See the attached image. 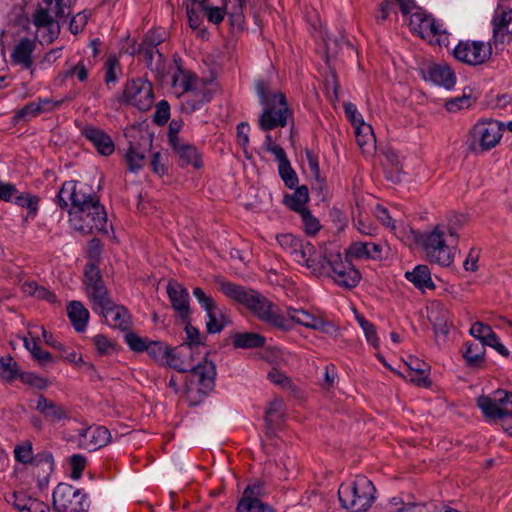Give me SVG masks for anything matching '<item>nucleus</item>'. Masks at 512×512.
<instances>
[{
	"label": "nucleus",
	"mask_w": 512,
	"mask_h": 512,
	"mask_svg": "<svg viewBox=\"0 0 512 512\" xmlns=\"http://www.w3.org/2000/svg\"><path fill=\"white\" fill-rule=\"evenodd\" d=\"M170 116V106L166 100H161L156 105V111L154 114V120L157 124H165Z\"/></svg>",
	"instance_id": "69168bd1"
},
{
	"label": "nucleus",
	"mask_w": 512,
	"mask_h": 512,
	"mask_svg": "<svg viewBox=\"0 0 512 512\" xmlns=\"http://www.w3.org/2000/svg\"><path fill=\"white\" fill-rule=\"evenodd\" d=\"M29 407L38 411L48 422L53 424L68 418V411L64 406L58 405L43 395H38L36 399H30Z\"/></svg>",
	"instance_id": "aec40b11"
},
{
	"label": "nucleus",
	"mask_w": 512,
	"mask_h": 512,
	"mask_svg": "<svg viewBox=\"0 0 512 512\" xmlns=\"http://www.w3.org/2000/svg\"><path fill=\"white\" fill-rule=\"evenodd\" d=\"M14 457L20 463H34L43 464L48 471L53 470L54 461L53 456L50 453H42L37 455L35 458L32 457V446L31 444L20 445L14 449Z\"/></svg>",
	"instance_id": "bb28decb"
},
{
	"label": "nucleus",
	"mask_w": 512,
	"mask_h": 512,
	"mask_svg": "<svg viewBox=\"0 0 512 512\" xmlns=\"http://www.w3.org/2000/svg\"><path fill=\"white\" fill-rule=\"evenodd\" d=\"M396 8H399L403 17H407L411 9L414 8L413 0H383L378 12L375 15L376 21L382 23L390 19L392 15L397 16Z\"/></svg>",
	"instance_id": "a878e982"
},
{
	"label": "nucleus",
	"mask_w": 512,
	"mask_h": 512,
	"mask_svg": "<svg viewBox=\"0 0 512 512\" xmlns=\"http://www.w3.org/2000/svg\"><path fill=\"white\" fill-rule=\"evenodd\" d=\"M128 169L131 172H138L145 164V155L136 147L130 146L125 154Z\"/></svg>",
	"instance_id": "49530a36"
},
{
	"label": "nucleus",
	"mask_w": 512,
	"mask_h": 512,
	"mask_svg": "<svg viewBox=\"0 0 512 512\" xmlns=\"http://www.w3.org/2000/svg\"><path fill=\"white\" fill-rule=\"evenodd\" d=\"M477 406L484 416L490 420L500 419L502 422L512 415V392L496 391L495 397L480 396Z\"/></svg>",
	"instance_id": "2eb2a0df"
},
{
	"label": "nucleus",
	"mask_w": 512,
	"mask_h": 512,
	"mask_svg": "<svg viewBox=\"0 0 512 512\" xmlns=\"http://www.w3.org/2000/svg\"><path fill=\"white\" fill-rule=\"evenodd\" d=\"M265 341V337L258 333L245 332L234 335L232 343L236 348L251 349L263 347Z\"/></svg>",
	"instance_id": "4c0bfd02"
},
{
	"label": "nucleus",
	"mask_w": 512,
	"mask_h": 512,
	"mask_svg": "<svg viewBox=\"0 0 512 512\" xmlns=\"http://www.w3.org/2000/svg\"><path fill=\"white\" fill-rule=\"evenodd\" d=\"M200 351L193 349L189 345H179L170 349L168 357V366L182 373H190V381L199 385V390L203 393L211 391L215 384L216 367L214 363L204 360L194 365L196 356Z\"/></svg>",
	"instance_id": "7ed1b4c3"
},
{
	"label": "nucleus",
	"mask_w": 512,
	"mask_h": 512,
	"mask_svg": "<svg viewBox=\"0 0 512 512\" xmlns=\"http://www.w3.org/2000/svg\"><path fill=\"white\" fill-rule=\"evenodd\" d=\"M502 124L495 120L481 121L470 132L471 148L488 151L494 148L502 138Z\"/></svg>",
	"instance_id": "9b49d317"
},
{
	"label": "nucleus",
	"mask_w": 512,
	"mask_h": 512,
	"mask_svg": "<svg viewBox=\"0 0 512 512\" xmlns=\"http://www.w3.org/2000/svg\"><path fill=\"white\" fill-rule=\"evenodd\" d=\"M429 319L434 325L435 332L447 335L449 332L448 311L440 304L432 306Z\"/></svg>",
	"instance_id": "58836bf2"
},
{
	"label": "nucleus",
	"mask_w": 512,
	"mask_h": 512,
	"mask_svg": "<svg viewBox=\"0 0 512 512\" xmlns=\"http://www.w3.org/2000/svg\"><path fill=\"white\" fill-rule=\"evenodd\" d=\"M283 402L281 399L272 400L265 411V423L269 430L277 426L283 418Z\"/></svg>",
	"instance_id": "a19ab883"
},
{
	"label": "nucleus",
	"mask_w": 512,
	"mask_h": 512,
	"mask_svg": "<svg viewBox=\"0 0 512 512\" xmlns=\"http://www.w3.org/2000/svg\"><path fill=\"white\" fill-rule=\"evenodd\" d=\"M185 333H186V342L182 345H189L193 349L200 350L201 347L204 346V336H202L199 333V330L192 326L191 324L187 323L185 326Z\"/></svg>",
	"instance_id": "603ef678"
},
{
	"label": "nucleus",
	"mask_w": 512,
	"mask_h": 512,
	"mask_svg": "<svg viewBox=\"0 0 512 512\" xmlns=\"http://www.w3.org/2000/svg\"><path fill=\"white\" fill-rule=\"evenodd\" d=\"M81 134L92 143L99 154L109 156L114 152V143L104 130L92 125H85L81 129Z\"/></svg>",
	"instance_id": "5701e85b"
},
{
	"label": "nucleus",
	"mask_w": 512,
	"mask_h": 512,
	"mask_svg": "<svg viewBox=\"0 0 512 512\" xmlns=\"http://www.w3.org/2000/svg\"><path fill=\"white\" fill-rule=\"evenodd\" d=\"M256 92L263 106V111L258 120L259 128L269 132L276 128L285 127L292 113L288 108L284 94L270 92L267 83L264 81L256 83Z\"/></svg>",
	"instance_id": "20e7f679"
},
{
	"label": "nucleus",
	"mask_w": 512,
	"mask_h": 512,
	"mask_svg": "<svg viewBox=\"0 0 512 512\" xmlns=\"http://www.w3.org/2000/svg\"><path fill=\"white\" fill-rule=\"evenodd\" d=\"M453 53L455 58L463 63L479 65L490 57L491 46L482 41H460Z\"/></svg>",
	"instance_id": "dca6fc26"
},
{
	"label": "nucleus",
	"mask_w": 512,
	"mask_h": 512,
	"mask_svg": "<svg viewBox=\"0 0 512 512\" xmlns=\"http://www.w3.org/2000/svg\"><path fill=\"white\" fill-rule=\"evenodd\" d=\"M278 161V171L281 179L285 185L289 188H293L298 183V177L296 172L291 167L290 161L288 160L286 153L275 157Z\"/></svg>",
	"instance_id": "ea45409f"
},
{
	"label": "nucleus",
	"mask_w": 512,
	"mask_h": 512,
	"mask_svg": "<svg viewBox=\"0 0 512 512\" xmlns=\"http://www.w3.org/2000/svg\"><path fill=\"white\" fill-rule=\"evenodd\" d=\"M423 77L425 80H429L446 89L452 88L456 81L451 68L444 64L429 65L426 70L423 71Z\"/></svg>",
	"instance_id": "393cba45"
},
{
	"label": "nucleus",
	"mask_w": 512,
	"mask_h": 512,
	"mask_svg": "<svg viewBox=\"0 0 512 512\" xmlns=\"http://www.w3.org/2000/svg\"><path fill=\"white\" fill-rule=\"evenodd\" d=\"M218 289L228 298L246 305L253 290H247L243 286L226 281L224 279H217Z\"/></svg>",
	"instance_id": "c756f323"
},
{
	"label": "nucleus",
	"mask_w": 512,
	"mask_h": 512,
	"mask_svg": "<svg viewBox=\"0 0 512 512\" xmlns=\"http://www.w3.org/2000/svg\"><path fill=\"white\" fill-rule=\"evenodd\" d=\"M79 446L88 451H95L106 446L111 440L110 431L104 426H90L79 430Z\"/></svg>",
	"instance_id": "6ab92c4d"
},
{
	"label": "nucleus",
	"mask_w": 512,
	"mask_h": 512,
	"mask_svg": "<svg viewBox=\"0 0 512 512\" xmlns=\"http://www.w3.org/2000/svg\"><path fill=\"white\" fill-rule=\"evenodd\" d=\"M376 488L366 476L342 483L338 489L341 506L350 512H366L376 499Z\"/></svg>",
	"instance_id": "39448f33"
},
{
	"label": "nucleus",
	"mask_w": 512,
	"mask_h": 512,
	"mask_svg": "<svg viewBox=\"0 0 512 512\" xmlns=\"http://www.w3.org/2000/svg\"><path fill=\"white\" fill-rule=\"evenodd\" d=\"M167 293L172 307L183 320H187L190 315L189 293L187 289L176 281H170L167 285Z\"/></svg>",
	"instance_id": "b1692460"
},
{
	"label": "nucleus",
	"mask_w": 512,
	"mask_h": 512,
	"mask_svg": "<svg viewBox=\"0 0 512 512\" xmlns=\"http://www.w3.org/2000/svg\"><path fill=\"white\" fill-rule=\"evenodd\" d=\"M145 351L155 361L161 363L165 362L166 364H168L170 349L164 343L159 341H149Z\"/></svg>",
	"instance_id": "37998d69"
},
{
	"label": "nucleus",
	"mask_w": 512,
	"mask_h": 512,
	"mask_svg": "<svg viewBox=\"0 0 512 512\" xmlns=\"http://www.w3.org/2000/svg\"><path fill=\"white\" fill-rule=\"evenodd\" d=\"M193 296L196 298V300L199 302L202 308L206 311V313L217 308L213 298L210 295L206 294L202 288L195 287L193 289Z\"/></svg>",
	"instance_id": "bf43d9fd"
},
{
	"label": "nucleus",
	"mask_w": 512,
	"mask_h": 512,
	"mask_svg": "<svg viewBox=\"0 0 512 512\" xmlns=\"http://www.w3.org/2000/svg\"><path fill=\"white\" fill-rule=\"evenodd\" d=\"M125 340L127 345L136 352H143L145 351L146 347L148 346L149 341L145 338H141L138 335L134 333H128L125 336Z\"/></svg>",
	"instance_id": "774afa93"
},
{
	"label": "nucleus",
	"mask_w": 512,
	"mask_h": 512,
	"mask_svg": "<svg viewBox=\"0 0 512 512\" xmlns=\"http://www.w3.org/2000/svg\"><path fill=\"white\" fill-rule=\"evenodd\" d=\"M36 47V39L28 37L21 38L12 49V64L20 66L22 69H31L34 61L33 54Z\"/></svg>",
	"instance_id": "412c9836"
},
{
	"label": "nucleus",
	"mask_w": 512,
	"mask_h": 512,
	"mask_svg": "<svg viewBox=\"0 0 512 512\" xmlns=\"http://www.w3.org/2000/svg\"><path fill=\"white\" fill-rule=\"evenodd\" d=\"M309 200L308 189L305 186L298 187L290 198L288 205L289 207L298 212L299 214L303 211H307L306 203Z\"/></svg>",
	"instance_id": "c03bdc74"
},
{
	"label": "nucleus",
	"mask_w": 512,
	"mask_h": 512,
	"mask_svg": "<svg viewBox=\"0 0 512 512\" xmlns=\"http://www.w3.org/2000/svg\"><path fill=\"white\" fill-rule=\"evenodd\" d=\"M405 278L421 291L435 289L431 271L427 265L419 264L411 271H406Z\"/></svg>",
	"instance_id": "cd10ccee"
},
{
	"label": "nucleus",
	"mask_w": 512,
	"mask_h": 512,
	"mask_svg": "<svg viewBox=\"0 0 512 512\" xmlns=\"http://www.w3.org/2000/svg\"><path fill=\"white\" fill-rule=\"evenodd\" d=\"M138 52L142 56L146 66L155 74L156 77L160 78L164 76L166 62L162 53H160L158 49L139 47Z\"/></svg>",
	"instance_id": "c85d7f7f"
},
{
	"label": "nucleus",
	"mask_w": 512,
	"mask_h": 512,
	"mask_svg": "<svg viewBox=\"0 0 512 512\" xmlns=\"http://www.w3.org/2000/svg\"><path fill=\"white\" fill-rule=\"evenodd\" d=\"M466 222V217L462 214H453L448 218L447 223H443L445 225L446 233L454 238V241L458 243L459 236L458 231L464 226Z\"/></svg>",
	"instance_id": "09e8293b"
},
{
	"label": "nucleus",
	"mask_w": 512,
	"mask_h": 512,
	"mask_svg": "<svg viewBox=\"0 0 512 512\" xmlns=\"http://www.w3.org/2000/svg\"><path fill=\"white\" fill-rule=\"evenodd\" d=\"M287 315L291 321L312 330L330 333L333 329L331 322L325 318L322 312L317 310L288 307Z\"/></svg>",
	"instance_id": "f3484780"
},
{
	"label": "nucleus",
	"mask_w": 512,
	"mask_h": 512,
	"mask_svg": "<svg viewBox=\"0 0 512 512\" xmlns=\"http://www.w3.org/2000/svg\"><path fill=\"white\" fill-rule=\"evenodd\" d=\"M485 352L483 343L466 342L462 355L469 367L481 368L485 361Z\"/></svg>",
	"instance_id": "2f4dec72"
},
{
	"label": "nucleus",
	"mask_w": 512,
	"mask_h": 512,
	"mask_svg": "<svg viewBox=\"0 0 512 512\" xmlns=\"http://www.w3.org/2000/svg\"><path fill=\"white\" fill-rule=\"evenodd\" d=\"M84 284L86 294L92 302V309L96 313H101L110 307L113 303L109 297L108 291L103 283L102 276L98 267L89 263L84 269Z\"/></svg>",
	"instance_id": "6e6552de"
},
{
	"label": "nucleus",
	"mask_w": 512,
	"mask_h": 512,
	"mask_svg": "<svg viewBox=\"0 0 512 512\" xmlns=\"http://www.w3.org/2000/svg\"><path fill=\"white\" fill-rule=\"evenodd\" d=\"M407 241H413L423 250L426 259L431 264L449 267L453 264L457 251V242L451 238L443 223L422 233L410 229L406 235Z\"/></svg>",
	"instance_id": "f03ea898"
},
{
	"label": "nucleus",
	"mask_w": 512,
	"mask_h": 512,
	"mask_svg": "<svg viewBox=\"0 0 512 512\" xmlns=\"http://www.w3.org/2000/svg\"><path fill=\"white\" fill-rule=\"evenodd\" d=\"M120 100L123 103L136 107L140 111H147L153 104L151 83L142 78L127 82Z\"/></svg>",
	"instance_id": "4468645a"
},
{
	"label": "nucleus",
	"mask_w": 512,
	"mask_h": 512,
	"mask_svg": "<svg viewBox=\"0 0 512 512\" xmlns=\"http://www.w3.org/2000/svg\"><path fill=\"white\" fill-rule=\"evenodd\" d=\"M13 202L27 208L30 213H35L38 209V198L36 196L16 194Z\"/></svg>",
	"instance_id": "338daca9"
},
{
	"label": "nucleus",
	"mask_w": 512,
	"mask_h": 512,
	"mask_svg": "<svg viewBox=\"0 0 512 512\" xmlns=\"http://www.w3.org/2000/svg\"><path fill=\"white\" fill-rule=\"evenodd\" d=\"M261 321L281 330H289V321L276 305L256 291H252L246 305Z\"/></svg>",
	"instance_id": "1a4fd4ad"
},
{
	"label": "nucleus",
	"mask_w": 512,
	"mask_h": 512,
	"mask_svg": "<svg viewBox=\"0 0 512 512\" xmlns=\"http://www.w3.org/2000/svg\"><path fill=\"white\" fill-rule=\"evenodd\" d=\"M32 22L37 28H42V27L50 28L54 24V20H53L52 16L44 8H38L34 12Z\"/></svg>",
	"instance_id": "13d9d810"
},
{
	"label": "nucleus",
	"mask_w": 512,
	"mask_h": 512,
	"mask_svg": "<svg viewBox=\"0 0 512 512\" xmlns=\"http://www.w3.org/2000/svg\"><path fill=\"white\" fill-rule=\"evenodd\" d=\"M18 373V365L10 356L0 358V377L5 381H12Z\"/></svg>",
	"instance_id": "de8ad7c7"
},
{
	"label": "nucleus",
	"mask_w": 512,
	"mask_h": 512,
	"mask_svg": "<svg viewBox=\"0 0 512 512\" xmlns=\"http://www.w3.org/2000/svg\"><path fill=\"white\" fill-rule=\"evenodd\" d=\"M470 334L479 340L477 343H483L484 347L490 346L497 338L492 328L482 322H475L470 328Z\"/></svg>",
	"instance_id": "79ce46f5"
},
{
	"label": "nucleus",
	"mask_w": 512,
	"mask_h": 512,
	"mask_svg": "<svg viewBox=\"0 0 512 512\" xmlns=\"http://www.w3.org/2000/svg\"><path fill=\"white\" fill-rule=\"evenodd\" d=\"M67 315L77 332H83L89 320V311L80 301H71L67 305Z\"/></svg>",
	"instance_id": "7c9ffc66"
},
{
	"label": "nucleus",
	"mask_w": 512,
	"mask_h": 512,
	"mask_svg": "<svg viewBox=\"0 0 512 512\" xmlns=\"http://www.w3.org/2000/svg\"><path fill=\"white\" fill-rule=\"evenodd\" d=\"M299 248L292 256L293 261L306 267L312 274L322 276L326 273L327 255L322 247H315L312 243L302 239Z\"/></svg>",
	"instance_id": "ddd939ff"
},
{
	"label": "nucleus",
	"mask_w": 512,
	"mask_h": 512,
	"mask_svg": "<svg viewBox=\"0 0 512 512\" xmlns=\"http://www.w3.org/2000/svg\"><path fill=\"white\" fill-rule=\"evenodd\" d=\"M120 64L116 57H109L105 63V82L107 85L114 84L120 73Z\"/></svg>",
	"instance_id": "4d7b16f0"
},
{
	"label": "nucleus",
	"mask_w": 512,
	"mask_h": 512,
	"mask_svg": "<svg viewBox=\"0 0 512 512\" xmlns=\"http://www.w3.org/2000/svg\"><path fill=\"white\" fill-rule=\"evenodd\" d=\"M337 252L327 256L326 273L335 284L345 289H352L358 285L361 279L359 271L349 261Z\"/></svg>",
	"instance_id": "0eeeda50"
},
{
	"label": "nucleus",
	"mask_w": 512,
	"mask_h": 512,
	"mask_svg": "<svg viewBox=\"0 0 512 512\" xmlns=\"http://www.w3.org/2000/svg\"><path fill=\"white\" fill-rule=\"evenodd\" d=\"M265 493L264 483L257 480L245 488L240 500H246L248 502L261 501L260 497L264 496Z\"/></svg>",
	"instance_id": "8fccbe9b"
},
{
	"label": "nucleus",
	"mask_w": 512,
	"mask_h": 512,
	"mask_svg": "<svg viewBox=\"0 0 512 512\" xmlns=\"http://www.w3.org/2000/svg\"><path fill=\"white\" fill-rule=\"evenodd\" d=\"M179 156V162L182 167L192 165L195 168L201 167V157L194 146L179 142L171 146Z\"/></svg>",
	"instance_id": "72a5a7b5"
},
{
	"label": "nucleus",
	"mask_w": 512,
	"mask_h": 512,
	"mask_svg": "<svg viewBox=\"0 0 512 512\" xmlns=\"http://www.w3.org/2000/svg\"><path fill=\"white\" fill-rule=\"evenodd\" d=\"M53 506L57 512H86L89 502L81 489L60 483L53 492Z\"/></svg>",
	"instance_id": "9d476101"
},
{
	"label": "nucleus",
	"mask_w": 512,
	"mask_h": 512,
	"mask_svg": "<svg viewBox=\"0 0 512 512\" xmlns=\"http://www.w3.org/2000/svg\"><path fill=\"white\" fill-rule=\"evenodd\" d=\"M356 319L361 326L367 341L374 347H379V338L376 333V327L366 320L363 316H356Z\"/></svg>",
	"instance_id": "864d4df0"
},
{
	"label": "nucleus",
	"mask_w": 512,
	"mask_h": 512,
	"mask_svg": "<svg viewBox=\"0 0 512 512\" xmlns=\"http://www.w3.org/2000/svg\"><path fill=\"white\" fill-rule=\"evenodd\" d=\"M92 342L99 355H108L114 350L113 343L104 335L94 336Z\"/></svg>",
	"instance_id": "680f3d73"
},
{
	"label": "nucleus",
	"mask_w": 512,
	"mask_h": 512,
	"mask_svg": "<svg viewBox=\"0 0 512 512\" xmlns=\"http://www.w3.org/2000/svg\"><path fill=\"white\" fill-rule=\"evenodd\" d=\"M103 315L108 322L114 327L125 330L129 327L130 316L127 309L123 306H116L113 303L110 304L108 309L100 313Z\"/></svg>",
	"instance_id": "f704fd0d"
},
{
	"label": "nucleus",
	"mask_w": 512,
	"mask_h": 512,
	"mask_svg": "<svg viewBox=\"0 0 512 512\" xmlns=\"http://www.w3.org/2000/svg\"><path fill=\"white\" fill-rule=\"evenodd\" d=\"M57 201L62 208L70 206L69 221L73 229L84 234L107 233V213L87 184L65 182L57 194Z\"/></svg>",
	"instance_id": "f257e3e1"
},
{
	"label": "nucleus",
	"mask_w": 512,
	"mask_h": 512,
	"mask_svg": "<svg viewBox=\"0 0 512 512\" xmlns=\"http://www.w3.org/2000/svg\"><path fill=\"white\" fill-rule=\"evenodd\" d=\"M63 100H53L51 98H37L25 104L22 108L14 111L12 121L14 124L26 123L42 113H50L58 109Z\"/></svg>",
	"instance_id": "a211bd4d"
},
{
	"label": "nucleus",
	"mask_w": 512,
	"mask_h": 512,
	"mask_svg": "<svg viewBox=\"0 0 512 512\" xmlns=\"http://www.w3.org/2000/svg\"><path fill=\"white\" fill-rule=\"evenodd\" d=\"M237 512H274V510L262 501L248 502L240 500L237 505Z\"/></svg>",
	"instance_id": "6e6d98bb"
},
{
	"label": "nucleus",
	"mask_w": 512,
	"mask_h": 512,
	"mask_svg": "<svg viewBox=\"0 0 512 512\" xmlns=\"http://www.w3.org/2000/svg\"><path fill=\"white\" fill-rule=\"evenodd\" d=\"M300 217L306 234L313 236L319 232L321 229L320 222L309 210L300 213Z\"/></svg>",
	"instance_id": "5fc2aeb1"
},
{
	"label": "nucleus",
	"mask_w": 512,
	"mask_h": 512,
	"mask_svg": "<svg viewBox=\"0 0 512 512\" xmlns=\"http://www.w3.org/2000/svg\"><path fill=\"white\" fill-rule=\"evenodd\" d=\"M172 85L175 93L180 96L197 88L198 78L189 71L179 69L173 75Z\"/></svg>",
	"instance_id": "473e14b6"
},
{
	"label": "nucleus",
	"mask_w": 512,
	"mask_h": 512,
	"mask_svg": "<svg viewBox=\"0 0 512 512\" xmlns=\"http://www.w3.org/2000/svg\"><path fill=\"white\" fill-rule=\"evenodd\" d=\"M299 248L292 256L293 261L306 267L312 274L322 276L326 273L327 255L322 247H315L312 243L302 239Z\"/></svg>",
	"instance_id": "f8f14e48"
},
{
	"label": "nucleus",
	"mask_w": 512,
	"mask_h": 512,
	"mask_svg": "<svg viewBox=\"0 0 512 512\" xmlns=\"http://www.w3.org/2000/svg\"><path fill=\"white\" fill-rule=\"evenodd\" d=\"M69 463L71 467V478L78 480L86 466V458L80 454H74L70 457Z\"/></svg>",
	"instance_id": "052dcab7"
},
{
	"label": "nucleus",
	"mask_w": 512,
	"mask_h": 512,
	"mask_svg": "<svg viewBox=\"0 0 512 512\" xmlns=\"http://www.w3.org/2000/svg\"><path fill=\"white\" fill-rule=\"evenodd\" d=\"M382 250V245L378 243L353 241L345 250V255L350 259L379 261L382 259Z\"/></svg>",
	"instance_id": "4be33fe9"
},
{
	"label": "nucleus",
	"mask_w": 512,
	"mask_h": 512,
	"mask_svg": "<svg viewBox=\"0 0 512 512\" xmlns=\"http://www.w3.org/2000/svg\"><path fill=\"white\" fill-rule=\"evenodd\" d=\"M408 21L410 30L419 35L423 39H427L430 43L436 42L442 45L447 37L442 25L438 23L432 16L427 15L420 7L414 3V8L411 9L409 15L405 17Z\"/></svg>",
	"instance_id": "423d86ee"
},
{
	"label": "nucleus",
	"mask_w": 512,
	"mask_h": 512,
	"mask_svg": "<svg viewBox=\"0 0 512 512\" xmlns=\"http://www.w3.org/2000/svg\"><path fill=\"white\" fill-rule=\"evenodd\" d=\"M207 318L206 327L208 333H219L226 324L225 316L218 307L207 312Z\"/></svg>",
	"instance_id": "a18cd8bd"
},
{
	"label": "nucleus",
	"mask_w": 512,
	"mask_h": 512,
	"mask_svg": "<svg viewBox=\"0 0 512 512\" xmlns=\"http://www.w3.org/2000/svg\"><path fill=\"white\" fill-rule=\"evenodd\" d=\"M356 141L362 152L369 153L375 149L376 139L372 127L361 122L355 126Z\"/></svg>",
	"instance_id": "c9c22d12"
},
{
	"label": "nucleus",
	"mask_w": 512,
	"mask_h": 512,
	"mask_svg": "<svg viewBox=\"0 0 512 512\" xmlns=\"http://www.w3.org/2000/svg\"><path fill=\"white\" fill-rule=\"evenodd\" d=\"M402 375L407 381L414 383L417 386L429 387L431 385V380L428 378L427 373L404 371Z\"/></svg>",
	"instance_id": "0e129e2a"
},
{
	"label": "nucleus",
	"mask_w": 512,
	"mask_h": 512,
	"mask_svg": "<svg viewBox=\"0 0 512 512\" xmlns=\"http://www.w3.org/2000/svg\"><path fill=\"white\" fill-rule=\"evenodd\" d=\"M7 502L13 505L19 512H27L30 497H27L23 493L14 492L7 498Z\"/></svg>",
	"instance_id": "e2e57ef3"
},
{
	"label": "nucleus",
	"mask_w": 512,
	"mask_h": 512,
	"mask_svg": "<svg viewBox=\"0 0 512 512\" xmlns=\"http://www.w3.org/2000/svg\"><path fill=\"white\" fill-rule=\"evenodd\" d=\"M493 32L495 37L504 41L506 35H512V10H503L493 19Z\"/></svg>",
	"instance_id": "e433bc0d"
},
{
	"label": "nucleus",
	"mask_w": 512,
	"mask_h": 512,
	"mask_svg": "<svg viewBox=\"0 0 512 512\" xmlns=\"http://www.w3.org/2000/svg\"><path fill=\"white\" fill-rule=\"evenodd\" d=\"M302 239L292 235V234H281L277 236V242L281 246V248L287 252L291 257L296 252V249L299 248V244Z\"/></svg>",
	"instance_id": "3c124183"
}]
</instances>
